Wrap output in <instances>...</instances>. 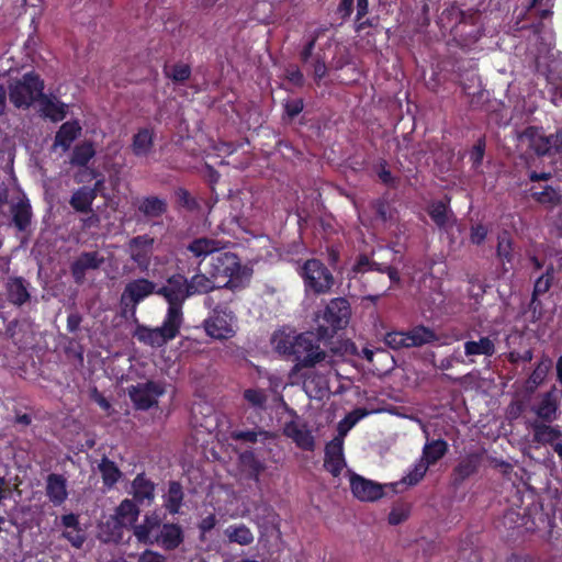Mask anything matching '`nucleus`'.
Masks as SVG:
<instances>
[{
	"label": "nucleus",
	"instance_id": "nucleus-1",
	"mask_svg": "<svg viewBox=\"0 0 562 562\" xmlns=\"http://www.w3.org/2000/svg\"><path fill=\"white\" fill-rule=\"evenodd\" d=\"M232 301L233 295L224 299L222 290L205 299L204 305L213 311V314L204 321V329L210 337L225 340L235 336L236 331L233 325L235 316L229 308Z\"/></svg>",
	"mask_w": 562,
	"mask_h": 562
},
{
	"label": "nucleus",
	"instance_id": "nucleus-2",
	"mask_svg": "<svg viewBox=\"0 0 562 562\" xmlns=\"http://www.w3.org/2000/svg\"><path fill=\"white\" fill-rule=\"evenodd\" d=\"M351 317V306L346 297H334L316 313V331L319 339L330 340L346 328Z\"/></svg>",
	"mask_w": 562,
	"mask_h": 562
},
{
	"label": "nucleus",
	"instance_id": "nucleus-3",
	"mask_svg": "<svg viewBox=\"0 0 562 562\" xmlns=\"http://www.w3.org/2000/svg\"><path fill=\"white\" fill-rule=\"evenodd\" d=\"M157 295L168 304L165 316L182 325L184 321L183 305L190 299L187 277L182 273L169 276L162 285L157 286Z\"/></svg>",
	"mask_w": 562,
	"mask_h": 562
},
{
	"label": "nucleus",
	"instance_id": "nucleus-4",
	"mask_svg": "<svg viewBox=\"0 0 562 562\" xmlns=\"http://www.w3.org/2000/svg\"><path fill=\"white\" fill-rule=\"evenodd\" d=\"M321 341H328L327 339H319L317 331H304L294 335V348L291 357L293 358V371L299 372L303 369L314 368L316 364L324 361L327 353L321 348Z\"/></svg>",
	"mask_w": 562,
	"mask_h": 562
},
{
	"label": "nucleus",
	"instance_id": "nucleus-5",
	"mask_svg": "<svg viewBox=\"0 0 562 562\" xmlns=\"http://www.w3.org/2000/svg\"><path fill=\"white\" fill-rule=\"evenodd\" d=\"M251 274L252 269L241 265L239 257L234 252L218 251L212 257V276L228 278L223 289L235 290L244 286Z\"/></svg>",
	"mask_w": 562,
	"mask_h": 562
},
{
	"label": "nucleus",
	"instance_id": "nucleus-6",
	"mask_svg": "<svg viewBox=\"0 0 562 562\" xmlns=\"http://www.w3.org/2000/svg\"><path fill=\"white\" fill-rule=\"evenodd\" d=\"M45 82L34 70L9 85V99L16 109H29L44 97Z\"/></svg>",
	"mask_w": 562,
	"mask_h": 562
},
{
	"label": "nucleus",
	"instance_id": "nucleus-7",
	"mask_svg": "<svg viewBox=\"0 0 562 562\" xmlns=\"http://www.w3.org/2000/svg\"><path fill=\"white\" fill-rule=\"evenodd\" d=\"M306 293L314 295L327 294L335 285V277L329 268L319 259L304 261L299 270Z\"/></svg>",
	"mask_w": 562,
	"mask_h": 562
},
{
	"label": "nucleus",
	"instance_id": "nucleus-8",
	"mask_svg": "<svg viewBox=\"0 0 562 562\" xmlns=\"http://www.w3.org/2000/svg\"><path fill=\"white\" fill-rule=\"evenodd\" d=\"M439 335L430 327L416 325L411 329L386 333L384 342L392 349L423 347L439 341Z\"/></svg>",
	"mask_w": 562,
	"mask_h": 562
},
{
	"label": "nucleus",
	"instance_id": "nucleus-9",
	"mask_svg": "<svg viewBox=\"0 0 562 562\" xmlns=\"http://www.w3.org/2000/svg\"><path fill=\"white\" fill-rule=\"evenodd\" d=\"M153 294L157 295V284L149 279L138 278L127 282L120 299L122 315L135 316L139 303Z\"/></svg>",
	"mask_w": 562,
	"mask_h": 562
},
{
	"label": "nucleus",
	"instance_id": "nucleus-10",
	"mask_svg": "<svg viewBox=\"0 0 562 562\" xmlns=\"http://www.w3.org/2000/svg\"><path fill=\"white\" fill-rule=\"evenodd\" d=\"M181 326L182 325L165 316L161 326L156 328L137 324L133 336L144 345L150 347H162L179 335Z\"/></svg>",
	"mask_w": 562,
	"mask_h": 562
},
{
	"label": "nucleus",
	"instance_id": "nucleus-11",
	"mask_svg": "<svg viewBox=\"0 0 562 562\" xmlns=\"http://www.w3.org/2000/svg\"><path fill=\"white\" fill-rule=\"evenodd\" d=\"M161 382L149 380L128 387V396L136 409L147 411L158 404V397L164 395Z\"/></svg>",
	"mask_w": 562,
	"mask_h": 562
},
{
	"label": "nucleus",
	"instance_id": "nucleus-12",
	"mask_svg": "<svg viewBox=\"0 0 562 562\" xmlns=\"http://www.w3.org/2000/svg\"><path fill=\"white\" fill-rule=\"evenodd\" d=\"M154 243V238L148 234L135 236L127 243V252L142 272L149 269Z\"/></svg>",
	"mask_w": 562,
	"mask_h": 562
},
{
	"label": "nucleus",
	"instance_id": "nucleus-13",
	"mask_svg": "<svg viewBox=\"0 0 562 562\" xmlns=\"http://www.w3.org/2000/svg\"><path fill=\"white\" fill-rule=\"evenodd\" d=\"M484 451H472L459 460L451 474L453 485H461L480 471L484 461Z\"/></svg>",
	"mask_w": 562,
	"mask_h": 562
},
{
	"label": "nucleus",
	"instance_id": "nucleus-14",
	"mask_svg": "<svg viewBox=\"0 0 562 562\" xmlns=\"http://www.w3.org/2000/svg\"><path fill=\"white\" fill-rule=\"evenodd\" d=\"M350 488L353 496L362 502H375L384 495L382 484L353 472L350 473Z\"/></svg>",
	"mask_w": 562,
	"mask_h": 562
},
{
	"label": "nucleus",
	"instance_id": "nucleus-15",
	"mask_svg": "<svg viewBox=\"0 0 562 562\" xmlns=\"http://www.w3.org/2000/svg\"><path fill=\"white\" fill-rule=\"evenodd\" d=\"M537 156L551 155L552 137L547 136L542 127L527 126L518 136Z\"/></svg>",
	"mask_w": 562,
	"mask_h": 562
},
{
	"label": "nucleus",
	"instance_id": "nucleus-16",
	"mask_svg": "<svg viewBox=\"0 0 562 562\" xmlns=\"http://www.w3.org/2000/svg\"><path fill=\"white\" fill-rule=\"evenodd\" d=\"M104 262L98 251H83L70 265V272L76 284H82L88 270H97Z\"/></svg>",
	"mask_w": 562,
	"mask_h": 562
},
{
	"label": "nucleus",
	"instance_id": "nucleus-17",
	"mask_svg": "<svg viewBox=\"0 0 562 562\" xmlns=\"http://www.w3.org/2000/svg\"><path fill=\"white\" fill-rule=\"evenodd\" d=\"M345 467L344 440L340 437H335L325 446L324 468L337 477Z\"/></svg>",
	"mask_w": 562,
	"mask_h": 562
},
{
	"label": "nucleus",
	"instance_id": "nucleus-18",
	"mask_svg": "<svg viewBox=\"0 0 562 562\" xmlns=\"http://www.w3.org/2000/svg\"><path fill=\"white\" fill-rule=\"evenodd\" d=\"M139 506L136 502L130 498L123 499L115 509L112 516L114 532L117 538H121L123 527L134 526L140 514Z\"/></svg>",
	"mask_w": 562,
	"mask_h": 562
},
{
	"label": "nucleus",
	"instance_id": "nucleus-19",
	"mask_svg": "<svg viewBox=\"0 0 562 562\" xmlns=\"http://www.w3.org/2000/svg\"><path fill=\"white\" fill-rule=\"evenodd\" d=\"M156 484L146 476L145 472L138 473L131 483L133 501L140 506H150L155 501Z\"/></svg>",
	"mask_w": 562,
	"mask_h": 562
},
{
	"label": "nucleus",
	"instance_id": "nucleus-20",
	"mask_svg": "<svg viewBox=\"0 0 562 562\" xmlns=\"http://www.w3.org/2000/svg\"><path fill=\"white\" fill-rule=\"evenodd\" d=\"M82 127L78 120L64 122L55 134L53 148L60 147L63 151L70 149L72 143L81 136Z\"/></svg>",
	"mask_w": 562,
	"mask_h": 562
},
{
	"label": "nucleus",
	"instance_id": "nucleus-21",
	"mask_svg": "<svg viewBox=\"0 0 562 562\" xmlns=\"http://www.w3.org/2000/svg\"><path fill=\"white\" fill-rule=\"evenodd\" d=\"M183 539L184 535L181 526L172 522L164 524L155 536V542L168 551L177 549L183 542Z\"/></svg>",
	"mask_w": 562,
	"mask_h": 562
},
{
	"label": "nucleus",
	"instance_id": "nucleus-22",
	"mask_svg": "<svg viewBox=\"0 0 562 562\" xmlns=\"http://www.w3.org/2000/svg\"><path fill=\"white\" fill-rule=\"evenodd\" d=\"M5 295L10 304L22 306L31 299L29 283L22 277H10L5 282Z\"/></svg>",
	"mask_w": 562,
	"mask_h": 562
},
{
	"label": "nucleus",
	"instance_id": "nucleus-23",
	"mask_svg": "<svg viewBox=\"0 0 562 562\" xmlns=\"http://www.w3.org/2000/svg\"><path fill=\"white\" fill-rule=\"evenodd\" d=\"M464 355L469 358V363H474L473 357L484 356L491 358L496 353L495 339L490 336H480L477 340H467L463 345Z\"/></svg>",
	"mask_w": 562,
	"mask_h": 562
},
{
	"label": "nucleus",
	"instance_id": "nucleus-24",
	"mask_svg": "<svg viewBox=\"0 0 562 562\" xmlns=\"http://www.w3.org/2000/svg\"><path fill=\"white\" fill-rule=\"evenodd\" d=\"M38 104L42 116L52 122H60L68 115V105L55 95L44 94Z\"/></svg>",
	"mask_w": 562,
	"mask_h": 562
},
{
	"label": "nucleus",
	"instance_id": "nucleus-25",
	"mask_svg": "<svg viewBox=\"0 0 562 562\" xmlns=\"http://www.w3.org/2000/svg\"><path fill=\"white\" fill-rule=\"evenodd\" d=\"M427 213L436 226L446 232H448L456 222V217L449 209L448 202L441 200L431 202L427 207Z\"/></svg>",
	"mask_w": 562,
	"mask_h": 562
},
{
	"label": "nucleus",
	"instance_id": "nucleus-26",
	"mask_svg": "<svg viewBox=\"0 0 562 562\" xmlns=\"http://www.w3.org/2000/svg\"><path fill=\"white\" fill-rule=\"evenodd\" d=\"M46 495L55 506H60L67 499V480L64 475L57 473L47 475Z\"/></svg>",
	"mask_w": 562,
	"mask_h": 562
},
{
	"label": "nucleus",
	"instance_id": "nucleus-27",
	"mask_svg": "<svg viewBox=\"0 0 562 562\" xmlns=\"http://www.w3.org/2000/svg\"><path fill=\"white\" fill-rule=\"evenodd\" d=\"M284 435L296 443V446L306 451H313L315 440L312 432L295 422H289L284 426Z\"/></svg>",
	"mask_w": 562,
	"mask_h": 562
},
{
	"label": "nucleus",
	"instance_id": "nucleus-28",
	"mask_svg": "<svg viewBox=\"0 0 562 562\" xmlns=\"http://www.w3.org/2000/svg\"><path fill=\"white\" fill-rule=\"evenodd\" d=\"M530 196L532 200L548 210H553L562 204V193L560 188L552 186H544L542 190H537L536 187L530 188Z\"/></svg>",
	"mask_w": 562,
	"mask_h": 562
},
{
	"label": "nucleus",
	"instance_id": "nucleus-29",
	"mask_svg": "<svg viewBox=\"0 0 562 562\" xmlns=\"http://www.w3.org/2000/svg\"><path fill=\"white\" fill-rule=\"evenodd\" d=\"M448 450L449 445L445 439H427L419 459L431 467L441 460L447 454Z\"/></svg>",
	"mask_w": 562,
	"mask_h": 562
},
{
	"label": "nucleus",
	"instance_id": "nucleus-30",
	"mask_svg": "<svg viewBox=\"0 0 562 562\" xmlns=\"http://www.w3.org/2000/svg\"><path fill=\"white\" fill-rule=\"evenodd\" d=\"M94 200L95 193H93V190H90L88 186H82L72 192L69 204L76 212L90 213Z\"/></svg>",
	"mask_w": 562,
	"mask_h": 562
},
{
	"label": "nucleus",
	"instance_id": "nucleus-31",
	"mask_svg": "<svg viewBox=\"0 0 562 562\" xmlns=\"http://www.w3.org/2000/svg\"><path fill=\"white\" fill-rule=\"evenodd\" d=\"M154 146V133L151 130L144 127L139 128L133 136L132 153L136 157L147 156Z\"/></svg>",
	"mask_w": 562,
	"mask_h": 562
},
{
	"label": "nucleus",
	"instance_id": "nucleus-32",
	"mask_svg": "<svg viewBox=\"0 0 562 562\" xmlns=\"http://www.w3.org/2000/svg\"><path fill=\"white\" fill-rule=\"evenodd\" d=\"M183 498L184 493L182 485L178 481H170L164 501L166 510L171 515L179 514L183 504Z\"/></svg>",
	"mask_w": 562,
	"mask_h": 562
},
{
	"label": "nucleus",
	"instance_id": "nucleus-33",
	"mask_svg": "<svg viewBox=\"0 0 562 562\" xmlns=\"http://www.w3.org/2000/svg\"><path fill=\"white\" fill-rule=\"evenodd\" d=\"M239 462L246 469L248 479L258 483L261 473L266 470L265 463L256 457L252 450L241 452Z\"/></svg>",
	"mask_w": 562,
	"mask_h": 562
},
{
	"label": "nucleus",
	"instance_id": "nucleus-34",
	"mask_svg": "<svg viewBox=\"0 0 562 562\" xmlns=\"http://www.w3.org/2000/svg\"><path fill=\"white\" fill-rule=\"evenodd\" d=\"M98 470L101 474L103 485L109 490L112 488L123 475L116 463L105 456L98 464Z\"/></svg>",
	"mask_w": 562,
	"mask_h": 562
},
{
	"label": "nucleus",
	"instance_id": "nucleus-35",
	"mask_svg": "<svg viewBox=\"0 0 562 562\" xmlns=\"http://www.w3.org/2000/svg\"><path fill=\"white\" fill-rule=\"evenodd\" d=\"M12 223L19 232H24L31 225L32 207L29 201H19L11 207Z\"/></svg>",
	"mask_w": 562,
	"mask_h": 562
},
{
	"label": "nucleus",
	"instance_id": "nucleus-36",
	"mask_svg": "<svg viewBox=\"0 0 562 562\" xmlns=\"http://www.w3.org/2000/svg\"><path fill=\"white\" fill-rule=\"evenodd\" d=\"M95 156V148L91 140L77 144L70 156V164L75 167H86Z\"/></svg>",
	"mask_w": 562,
	"mask_h": 562
},
{
	"label": "nucleus",
	"instance_id": "nucleus-37",
	"mask_svg": "<svg viewBox=\"0 0 562 562\" xmlns=\"http://www.w3.org/2000/svg\"><path fill=\"white\" fill-rule=\"evenodd\" d=\"M220 245L221 243L216 239L202 237L192 240L188 246V250L195 257L205 258L209 255L218 252L221 249Z\"/></svg>",
	"mask_w": 562,
	"mask_h": 562
},
{
	"label": "nucleus",
	"instance_id": "nucleus-38",
	"mask_svg": "<svg viewBox=\"0 0 562 562\" xmlns=\"http://www.w3.org/2000/svg\"><path fill=\"white\" fill-rule=\"evenodd\" d=\"M138 211L146 217H159L167 212V203L158 196H146L140 201Z\"/></svg>",
	"mask_w": 562,
	"mask_h": 562
},
{
	"label": "nucleus",
	"instance_id": "nucleus-39",
	"mask_svg": "<svg viewBox=\"0 0 562 562\" xmlns=\"http://www.w3.org/2000/svg\"><path fill=\"white\" fill-rule=\"evenodd\" d=\"M224 533L231 543L240 546H249L255 539L251 530L244 524L231 525L225 529Z\"/></svg>",
	"mask_w": 562,
	"mask_h": 562
},
{
	"label": "nucleus",
	"instance_id": "nucleus-40",
	"mask_svg": "<svg viewBox=\"0 0 562 562\" xmlns=\"http://www.w3.org/2000/svg\"><path fill=\"white\" fill-rule=\"evenodd\" d=\"M294 335L284 330H276L271 337V345L276 352L284 357H291L294 348Z\"/></svg>",
	"mask_w": 562,
	"mask_h": 562
},
{
	"label": "nucleus",
	"instance_id": "nucleus-41",
	"mask_svg": "<svg viewBox=\"0 0 562 562\" xmlns=\"http://www.w3.org/2000/svg\"><path fill=\"white\" fill-rule=\"evenodd\" d=\"M187 282L190 297L205 294L214 290L213 281L203 273H196L190 279L187 278Z\"/></svg>",
	"mask_w": 562,
	"mask_h": 562
},
{
	"label": "nucleus",
	"instance_id": "nucleus-42",
	"mask_svg": "<svg viewBox=\"0 0 562 562\" xmlns=\"http://www.w3.org/2000/svg\"><path fill=\"white\" fill-rule=\"evenodd\" d=\"M558 409L557 401L552 393H546L536 408L537 416L543 422H552Z\"/></svg>",
	"mask_w": 562,
	"mask_h": 562
},
{
	"label": "nucleus",
	"instance_id": "nucleus-43",
	"mask_svg": "<svg viewBox=\"0 0 562 562\" xmlns=\"http://www.w3.org/2000/svg\"><path fill=\"white\" fill-rule=\"evenodd\" d=\"M496 255L503 262L510 263L514 259V243L507 232L497 237Z\"/></svg>",
	"mask_w": 562,
	"mask_h": 562
},
{
	"label": "nucleus",
	"instance_id": "nucleus-44",
	"mask_svg": "<svg viewBox=\"0 0 562 562\" xmlns=\"http://www.w3.org/2000/svg\"><path fill=\"white\" fill-rule=\"evenodd\" d=\"M533 441L538 443H551L560 437V431L546 424L535 423Z\"/></svg>",
	"mask_w": 562,
	"mask_h": 562
},
{
	"label": "nucleus",
	"instance_id": "nucleus-45",
	"mask_svg": "<svg viewBox=\"0 0 562 562\" xmlns=\"http://www.w3.org/2000/svg\"><path fill=\"white\" fill-rule=\"evenodd\" d=\"M429 468L427 463L418 459L408 473L402 479V483L408 486L417 485L425 477Z\"/></svg>",
	"mask_w": 562,
	"mask_h": 562
},
{
	"label": "nucleus",
	"instance_id": "nucleus-46",
	"mask_svg": "<svg viewBox=\"0 0 562 562\" xmlns=\"http://www.w3.org/2000/svg\"><path fill=\"white\" fill-rule=\"evenodd\" d=\"M165 76L176 83H183L190 79L192 70L188 64L177 63L170 70L164 69Z\"/></svg>",
	"mask_w": 562,
	"mask_h": 562
},
{
	"label": "nucleus",
	"instance_id": "nucleus-47",
	"mask_svg": "<svg viewBox=\"0 0 562 562\" xmlns=\"http://www.w3.org/2000/svg\"><path fill=\"white\" fill-rule=\"evenodd\" d=\"M486 143L483 137L479 138L476 143L473 145L472 149L469 153L470 161L472 164V169L475 172H482L481 166L485 155Z\"/></svg>",
	"mask_w": 562,
	"mask_h": 562
},
{
	"label": "nucleus",
	"instance_id": "nucleus-48",
	"mask_svg": "<svg viewBox=\"0 0 562 562\" xmlns=\"http://www.w3.org/2000/svg\"><path fill=\"white\" fill-rule=\"evenodd\" d=\"M375 173L379 178V180L390 187L395 188L397 184V179L394 177L389 169L387 161L385 159H380L378 164L374 166Z\"/></svg>",
	"mask_w": 562,
	"mask_h": 562
},
{
	"label": "nucleus",
	"instance_id": "nucleus-49",
	"mask_svg": "<svg viewBox=\"0 0 562 562\" xmlns=\"http://www.w3.org/2000/svg\"><path fill=\"white\" fill-rule=\"evenodd\" d=\"M325 29L324 27H318L316 30L313 31V33L310 35L307 42L305 43L304 47L302 48L301 53H300V58L302 60V63H307L312 55H313V52L315 49V46H316V43L318 41V38L325 33Z\"/></svg>",
	"mask_w": 562,
	"mask_h": 562
},
{
	"label": "nucleus",
	"instance_id": "nucleus-50",
	"mask_svg": "<svg viewBox=\"0 0 562 562\" xmlns=\"http://www.w3.org/2000/svg\"><path fill=\"white\" fill-rule=\"evenodd\" d=\"M537 13L539 14V21L537 23L531 24L522 23V19H520V15H518L516 21L517 30L531 29L535 34H539L541 29L543 27L542 21L549 18L552 14V12L549 9H542L537 11Z\"/></svg>",
	"mask_w": 562,
	"mask_h": 562
},
{
	"label": "nucleus",
	"instance_id": "nucleus-51",
	"mask_svg": "<svg viewBox=\"0 0 562 562\" xmlns=\"http://www.w3.org/2000/svg\"><path fill=\"white\" fill-rule=\"evenodd\" d=\"M244 398L254 407L262 408L267 403L266 392L261 389H247L244 391Z\"/></svg>",
	"mask_w": 562,
	"mask_h": 562
},
{
	"label": "nucleus",
	"instance_id": "nucleus-52",
	"mask_svg": "<svg viewBox=\"0 0 562 562\" xmlns=\"http://www.w3.org/2000/svg\"><path fill=\"white\" fill-rule=\"evenodd\" d=\"M553 281H551L550 279L548 278H544L542 277L541 274L536 278V280L533 281V288H532V303H535L537 301V297H540L542 295H544L546 293L549 292V290L552 288L553 285Z\"/></svg>",
	"mask_w": 562,
	"mask_h": 562
},
{
	"label": "nucleus",
	"instance_id": "nucleus-53",
	"mask_svg": "<svg viewBox=\"0 0 562 562\" xmlns=\"http://www.w3.org/2000/svg\"><path fill=\"white\" fill-rule=\"evenodd\" d=\"M551 361L549 359L540 361L530 374V381L536 385L542 383L550 369Z\"/></svg>",
	"mask_w": 562,
	"mask_h": 562
},
{
	"label": "nucleus",
	"instance_id": "nucleus-54",
	"mask_svg": "<svg viewBox=\"0 0 562 562\" xmlns=\"http://www.w3.org/2000/svg\"><path fill=\"white\" fill-rule=\"evenodd\" d=\"M379 265L374 261H371L368 256L366 255H360L358 258H357V261L352 268V271L356 272V273H360V272H364V271H372V270H378V271H383L381 268L378 267Z\"/></svg>",
	"mask_w": 562,
	"mask_h": 562
},
{
	"label": "nucleus",
	"instance_id": "nucleus-55",
	"mask_svg": "<svg viewBox=\"0 0 562 562\" xmlns=\"http://www.w3.org/2000/svg\"><path fill=\"white\" fill-rule=\"evenodd\" d=\"M488 234V228L483 224H475L471 226L470 231V241L473 245L480 246L482 245Z\"/></svg>",
	"mask_w": 562,
	"mask_h": 562
},
{
	"label": "nucleus",
	"instance_id": "nucleus-56",
	"mask_svg": "<svg viewBox=\"0 0 562 562\" xmlns=\"http://www.w3.org/2000/svg\"><path fill=\"white\" fill-rule=\"evenodd\" d=\"M369 415V411L364 407H357L346 415L341 424L347 425V429L353 427L358 422Z\"/></svg>",
	"mask_w": 562,
	"mask_h": 562
},
{
	"label": "nucleus",
	"instance_id": "nucleus-57",
	"mask_svg": "<svg viewBox=\"0 0 562 562\" xmlns=\"http://www.w3.org/2000/svg\"><path fill=\"white\" fill-rule=\"evenodd\" d=\"M134 529V536L137 538V540L145 544H151L155 542V537H151V530L143 522L140 525L132 526Z\"/></svg>",
	"mask_w": 562,
	"mask_h": 562
},
{
	"label": "nucleus",
	"instance_id": "nucleus-58",
	"mask_svg": "<svg viewBox=\"0 0 562 562\" xmlns=\"http://www.w3.org/2000/svg\"><path fill=\"white\" fill-rule=\"evenodd\" d=\"M284 78L294 87L301 88L304 86V76L297 66H290L285 69Z\"/></svg>",
	"mask_w": 562,
	"mask_h": 562
},
{
	"label": "nucleus",
	"instance_id": "nucleus-59",
	"mask_svg": "<svg viewBox=\"0 0 562 562\" xmlns=\"http://www.w3.org/2000/svg\"><path fill=\"white\" fill-rule=\"evenodd\" d=\"M259 435H267V432L263 430H238L232 434V438L237 441L255 443L258 440Z\"/></svg>",
	"mask_w": 562,
	"mask_h": 562
},
{
	"label": "nucleus",
	"instance_id": "nucleus-60",
	"mask_svg": "<svg viewBox=\"0 0 562 562\" xmlns=\"http://www.w3.org/2000/svg\"><path fill=\"white\" fill-rule=\"evenodd\" d=\"M283 106L286 116L292 120L303 111L304 101L303 99L289 100L283 104Z\"/></svg>",
	"mask_w": 562,
	"mask_h": 562
},
{
	"label": "nucleus",
	"instance_id": "nucleus-61",
	"mask_svg": "<svg viewBox=\"0 0 562 562\" xmlns=\"http://www.w3.org/2000/svg\"><path fill=\"white\" fill-rule=\"evenodd\" d=\"M63 537L76 549H80L86 541V537L80 528L74 529L72 531H64Z\"/></svg>",
	"mask_w": 562,
	"mask_h": 562
},
{
	"label": "nucleus",
	"instance_id": "nucleus-62",
	"mask_svg": "<svg viewBox=\"0 0 562 562\" xmlns=\"http://www.w3.org/2000/svg\"><path fill=\"white\" fill-rule=\"evenodd\" d=\"M408 510L403 507H394L389 514L387 520L392 526L400 525L408 518Z\"/></svg>",
	"mask_w": 562,
	"mask_h": 562
},
{
	"label": "nucleus",
	"instance_id": "nucleus-63",
	"mask_svg": "<svg viewBox=\"0 0 562 562\" xmlns=\"http://www.w3.org/2000/svg\"><path fill=\"white\" fill-rule=\"evenodd\" d=\"M179 203L188 210H194L196 207V201L191 196L187 189L179 188L176 191Z\"/></svg>",
	"mask_w": 562,
	"mask_h": 562
},
{
	"label": "nucleus",
	"instance_id": "nucleus-64",
	"mask_svg": "<svg viewBox=\"0 0 562 562\" xmlns=\"http://www.w3.org/2000/svg\"><path fill=\"white\" fill-rule=\"evenodd\" d=\"M355 0H340L337 7V14L342 21L348 20L353 12Z\"/></svg>",
	"mask_w": 562,
	"mask_h": 562
}]
</instances>
